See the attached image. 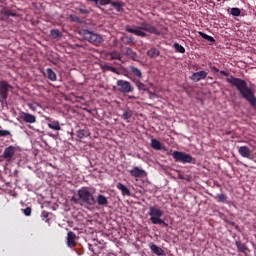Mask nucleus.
<instances>
[{
	"instance_id": "nucleus-1",
	"label": "nucleus",
	"mask_w": 256,
	"mask_h": 256,
	"mask_svg": "<svg viewBox=\"0 0 256 256\" xmlns=\"http://www.w3.org/2000/svg\"><path fill=\"white\" fill-rule=\"evenodd\" d=\"M226 81L229 83V85L237 89L240 95H242V97L248 101L251 107H256L255 90H253V88H249L246 80L234 76H229L226 78Z\"/></svg>"
},
{
	"instance_id": "nucleus-2",
	"label": "nucleus",
	"mask_w": 256,
	"mask_h": 256,
	"mask_svg": "<svg viewBox=\"0 0 256 256\" xmlns=\"http://www.w3.org/2000/svg\"><path fill=\"white\" fill-rule=\"evenodd\" d=\"M125 31H127V33H132V35H136V37H147V33L161 35V31L147 21L141 22L139 26H134V28L126 25Z\"/></svg>"
},
{
	"instance_id": "nucleus-3",
	"label": "nucleus",
	"mask_w": 256,
	"mask_h": 256,
	"mask_svg": "<svg viewBox=\"0 0 256 256\" xmlns=\"http://www.w3.org/2000/svg\"><path fill=\"white\" fill-rule=\"evenodd\" d=\"M77 196L80 203H83L84 205H89L90 207H93L97 204L95 196H93L90 187L80 188L77 192Z\"/></svg>"
},
{
	"instance_id": "nucleus-4",
	"label": "nucleus",
	"mask_w": 256,
	"mask_h": 256,
	"mask_svg": "<svg viewBox=\"0 0 256 256\" xmlns=\"http://www.w3.org/2000/svg\"><path fill=\"white\" fill-rule=\"evenodd\" d=\"M82 37L85 39V41H88V43H91L92 45H95L96 47H99L105 39H103L102 35H99L95 32L89 31L87 29H84L81 31Z\"/></svg>"
},
{
	"instance_id": "nucleus-5",
	"label": "nucleus",
	"mask_w": 256,
	"mask_h": 256,
	"mask_svg": "<svg viewBox=\"0 0 256 256\" xmlns=\"http://www.w3.org/2000/svg\"><path fill=\"white\" fill-rule=\"evenodd\" d=\"M172 157L176 163H182L183 165L187 163H192V165H195V163H197V160L193 158L191 154L181 151L172 152Z\"/></svg>"
},
{
	"instance_id": "nucleus-6",
	"label": "nucleus",
	"mask_w": 256,
	"mask_h": 256,
	"mask_svg": "<svg viewBox=\"0 0 256 256\" xmlns=\"http://www.w3.org/2000/svg\"><path fill=\"white\" fill-rule=\"evenodd\" d=\"M148 215L150 217V221L152 225H161V223H164L163 219V210L157 206H150Z\"/></svg>"
},
{
	"instance_id": "nucleus-7",
	"label": "nucleus",
	"mask_w": 256,
	"mask_h": 256,
	"mask_svg": "<svg viewBox=\"0 0 256 256\" xmlns=\"http://www.w3.org/2000/svg\"><path fill=\"white\" fill-rule=\"evenodd\" d=\"M10 91H13V86H11L8 81H0V103L2 105H4V103H7Z\"/></svg>"
},
{
	"instance_id": "nucleus-8",
	"label": "nucleus",
	"mask_w": 256,
	"mask_h": 256,
	"mask_svg": "<svg viewBox=\"0 0 256 256\" xmlns=\"http://www.w3.org/2000/svg\"><path fill=\"white\" fill-rule=\"evenodd\" d=\"M15 151H17V148L13 145L6 147L2 154L3 159L6 160L7 163H12L15 159Z\"/></svg>"
},
{
	"instance_id": "nucleus-9",
	"label": "nucleus",
	"mask_w": 256,
	"mask_h": 256,
	"mask_svg": "<svg viewBox=\"0 0 256 256\" xmlns=\"http://www.w3.org/2000/svg\"><path fill=\"white\" fill-rule=\"evenodd\" d=\"M116 85L119 87L118 91H120V93H133L134 91L133 86H131V82L127 80H118Z\"/></svg>"
},
{
	"instance_id": "nucleus-10",
	"label": "nucleus",
	"mask_w": 256,
	"mask_h": 256,
	"mask_svg": "<svg viewBox=\"0 0 256 256\" xmlns=\"http://www.w3.org/2000/svg\"><path fill=\"white\" fill-rule=\"evenodd\" d=\"M207 75H209V73L202 70V71L194 72L190 76V79L191 81H194V83H199V81H202V79H207Z\"/></svg>"
},
{
	"instance_id": "nucleus-11",
	"label": "nucleus",
	"mask_w": 256,
	"mask_h": 256,
	"mask_svg": "<svg viewBox=\"0 0 256 256\" xmlns=\"http://www.w3.org/2000/svg\"><path fill=\"white\" fill-rule=\"evenodd\" d=\"M131 177H135V179H141V177H145V175H147V173L145 172V170L135 166L133 167L130 171H129Z\"/></svg>"
},
{
	"instance_id": "nucleus-12",
	"label": "nucleus",
	"mask_w": 256,
	"mask_h": 256,
	"mask_svg": "<svg viewBox=\"0 0 256 256\" xmlns=\"http://www.w3.org/2000/svg\"><path fill=\"white\" fill-rule=\"evenodd\" d=\"M77 234H75V232L70 231L67 233V245L68 247H77Z\"/></svg>"
},
{
	"instance_id": "nucleus-13",
	"label": "nucleus",
	"mask_w": 256,
	"mask_h": 256,
	"mask_svg": "<svg viewBox=\"0 0 256 256\" xmlns=\"http://www.w3.org/2000/svg\"><path fill=\"white\" fill-rule=\"evenodd\" d=\"M126 57H129V59H132V61H137V53L133 51L130 47L122 48L120 49Z\"/></svg>"
},
{
	"instance_id": "nucleus-14",
	"label": "nucleus",
	"mask_w": 256,
	"mask_h": 256,
	"mask_svg": "<svg viewBox=\"0 0 256 256\" xmlns=\"http://www.w3.org/2000/svg\"><path fill=\"white\" fill-rule=\"evenodd\" d=\"M238 153L239 155H241V157H243L244 159H249L250 155H251V149H249V147L247 146H238Z\"/></svg>"
},
{
	"instance_id": "nucleus-15",
	"label": "nucleus",
	"mask_w": 256,
	"mask_h": 256,
	"mask_svg": "<svg viewBox=\"0 0 256 256\" xmlns=\"http://www.w3.org/2000/svg\"><path fill=\"white\" fill-rule=\"evenodd\" d=\"M129 73L130 75H134V77H137V79H143V72L141 70L133 65L129 66Z\"/></svg>"
},
{
	"instance_id": "nucleus-16",
	"label": "nucleus",
	"mask_w": 256,
	"mask_h": 256,
	"mask_svg": "<svg viewBox=\"0 0 256 256\" xmlns=\"http://www.w3.org/2000/svg\"><path fill=\"white\" fill-rule=\"evenodd\" d=\"M22 115V120L24 123H37V117H35V115L29 114L27 112H23Z\"/></svg>"
},
{
	"instance_id": "nucleus-17",
	"label": "nucleus",
	"mask_w": 256,
	"mask_h": 256,
	"mask_svg": "<svg viewBox=\"0 0 256 256\" xmlns=\"http://www.w3.org/2000/svg\"><path fill=\"white\" fill-rule=\"evenodd\" d=\"M110 5L113 7V9H115V11H117V13H123V7H125V3L122 1H112Z\"/></svg>"
},
{
	"instance_id": "nucleus-18",
	"label": "nucleus",
	"mask_w": 256,
	"mask_h": 256,
	"mask_svg": "<svg viewBox=\"0 0 256 256\" xmlns=\"http://www.w3.org/2000/svg\"><path fill=\"white\" fill-rule=\"evenodd\" d=\"M150 251H152V253L157 256L165 255V251L154 243L150 244Z\"/></svg>"
},
{
	"instance_id": "nucleus-19",
	"label": "nucleus",
	"mask_w": 256,
	"mask_h": 256,
	"mask_svg": "<svg viewBox=\"0 0 256 256\" xmlns=\"http://www.w3.org/2000/svg\"><path fill=\"white\" fill-rule=\"evenodd\" d=\"M95 201L102 207H107V205H109V200H107V197H105L103 194H99Z\"/></svg>"
},
{
	"instance_id": "nucleus-20",
	"label": "nucleus",
	"mask_w": 256,
	"mask_h": 256,
	"mask_svg": "<svg viewBox=\"0 0 256 256\" xmlns=\"http://www.w3.org/2000/svg\"><path fill=\"white\" fill-rule=\"evenodd\" d=\"M116 189H118L119 191H121V194L125 197V195L129 196L131 195V191H129V188H127V186H125L123 183L119 182L116 185Z\"/></svg>"
},
{
	"instance_id": "nucleus-21",
	"label": "nucleus",
	"mask_w": 256,
	"mask_h": 256,
	"mask_svg": "<svg viewBox=\"0 0 256 256\" xmlns=\"http://www.w3.org/2000/svg\"><path fill=\"white\" fill-rule=\"evenodd\" d=\"M120 41L122 43L119 46V49H123L124 45H133V37L132 36H126V37H121Z\"/></svg>"
},
{
	"instance_id": "nucleus-22",
	"label": "nucleus",
	"mask_w": 256,
	"mask_h": 256,
	"mask_svg": "<svg viewBox=\"0 0 256 256\" xmlns=\"http://www.w3.org/2000/svg\"><path fill=\"white\" fill-rule=\"evenodd\" d=\"M46 75H47V79H49V81H57V74L55 73V71H53V69L47 68Z\"/></svg>"
},
{
	"instance_id": "nucleus-23",
	"label": "nucleus",
	"mask_w": 256,
	"mask_h": 256,
	"mask_svg": "<svg viewBox=\"0 0 256 256\" xmlns=\"http://www.w3.org/2000/svg\"><path fill=\"white\" fill-rule=\"evenodd\" d=\"M235 245H236V247H237V249H238V251H239L240 253H247L248 248H247V246H246L243 242H241V241H236V242H235Z\"/></svg>"
},
{
	"instance_id": "nucleus-24",
	"label": "nucleus",
	"mask_w": 256,
	"mask_h": 256,
	"mask_svg": "<svg viewBox=\"0 0 256 256\" xmlns=\"http://www.w3.org/2000/svg\"><path fill=\"white\" fill-rule=\"evenodd\" d=\"M133 82L135 83V85L139 91H149V88H147V86L144 83H142L141 81L134 79Z\"/></svg>"
},
{
	"instance_id": "nucleus-25",
	"label": "nucleus",
	"mask_w": 256,
	"mask_h": 256,
	"mask_svg": "<svg viewBox=\"0 0 256 256\" xmlns=\"http://www.w3.org/2000/svg\"><path fill=\"white\" fill-rule=\"evenodd\" d=\"M49 129H53V131H61V125L59 124V121H50L48 123Z\"/></svg>"
},
{
	"instance_id": "nucleus-26",
	"label": "nucleus",
	"mask_w": 256,
	"mask_h": 256,
	"mask_svg": "<svg viewBox=\"0 0 256 256\" xmlns=\"http://www.w3.org/2000/svg\"><path fill=\"white\" fill-rule=\"evenodd\" d=\"M151 147L152 149H156V151H161L162 149L161 142L155 138L151 140Z\"/></svg>"
},
{
	"instance_id": "nucleus-27",
	"label": "nucleus",
	"mask_w": 256,
	"mask_h": 256,
	"mask_svg": "<svg viewBox=\"0 0 256 256\" xmlns=\"http://www.w3.org/2000/svg\"><path fill=\"white\" fill-rule=\"evenodd\" d=\"M161 54V52H159V50L157 48H151L147 51V55L148 57H159V55Z\"/></svg>"
},
{
	"instance_id": "nucleus-28",
	"label": "nucleus",
	"mask_w": 256,
	"mask_h": 256,
	"mask_svg": "<svg viewBox=\"0 0 256 256\" xmlns=\"http://www.w3.org/2000/svg\"><path fill=\"white\" fill-rule=\"evenodd\" d=\"M109 55H110V59L121 61V53H119V51L113 50L109 53Z\"/></svg>"
},
{
	"instance_id": "nucleus-29",
	"label": "nucleus",
	"mask_w": 256,
	"mask_h": 256,
	"mask_svg": "<svg viewBox=\"0 0 256 256\" xmlns=\"http://www.w3.org/2000/svg\"><path fill=\"white\" fill-rule=\"evenodd\" d=\"M111 0H96V7L101 9V7H105V5H111Z\"/></svg>"
},
{
	"instance_id": "nucleus-30",
	"label": "nucleus",
	"mask_w": 256,
	"mask_h": 256,
	"mask_svg": "<svg viewBox=\"0 0 256 256\" xmlns=\"http://www.w3.org/2000/svg\"><path fill=\"white\" fill-rule=\"evenodd\" d=\"M50 35L53 39H61V37H63V34L58 29H52Z\"/></svg>"
},
{
	"instance_id": "nucleus-31",
	"label": "nucleus",
	"mask_w": 256,
	"mask_h": 256,
	"mask_svg": "<svg viewBox=\"0 0 256 256\" xmlns=\"http://www.w3.org/2000/svg\"><path fill=\"white\" fill-rule=\"evenodd\" d=\"M2 15H6V17H17V13H14L13 11L3 8L1 10Z\"/></svg>"
},
{
	"instance_id": "nucleus-32",
	"label": "nucleus",
	"mask_w": 256,
	"mask_h": 256,
	"mask_svg": "<svg viewBox=\"0 0 256 256\" xmlns=\"http://www.w3.org/2000/svg\"><path fill=\"white\" fill-rule=\"evenodd\" d=\"M198 34L200 35V37H202V39H205L206 41H209L210 43H215V38H213V36H209L204 32H198Z\"/></svg>"
},
{
	"instance_id": "nucleus-33",
	"label": "nucleus",
	"mask_w": 256,
	"mask_h": 256,
	"mask_svg": "<svg viewBox=\"0 0 256 256\" xmlns=\"http://www.w3.org/2000/svg\"><path fill=\"white\" fill-rule=\"evenodd\" d=\"M131 117H133V111H131L130 109L124 110V112L122 114V119L127 121L128 119H131Z\"/></svg>"
},
{
	"instance_id": "nucleus-34",
	"label": "nucleus",
	"mask_w": 256,
	"mask_h": 256,
	"mask_svg": "<svg viewBox=\"0 0 256 256\" xmlns=\"http://www.w3.org/2000/svg\"><path fill=\"white\" fill-rule=\"evenodd\" d=\"M218 203H227V195L226 194H217L215 197Z\"/></svg>"
},
{
	"instance_id": "nucleus-35",
	"label": "nucleus",
	"mask_w": 256,
	"mask_h": 256,
	"mask_svg": "<svg viewBox=\"0 0 256 256\" xmlns=\"http://www.w3.org/2000/svg\"><path fill=\"white\" fill-rule=\"evenodd\" d=\"M173 48L175 49L176 53H185V47L181 46L179 43H174Z\"/></svg>"
},
{
	"instance_id": "nucleus-36",
	"label": "nucleus",
	"mask_w": 256,
	"mask_h": 256,
	"mask_svg": "<svg viewBox=\"0 0 256 256\" xmlns=\"http://www.w3.org/2000/svg\"><path fill=\"white\" fill-rule=\"evenodd\" d=\"M42 221H45V223H49V212L43 210L41 213Z\"/></svg>"
},
{
	"instance_id": "nucleus-37",
	"label": "nucleus",
	"mask_w": 256,
	"mask_h": 256,
	"mask_svg": "<svg viewBox=\"0 0 256 256\" xmlns=\"http://www.w3.org/2000/svg\"><path fill=\"white\" fill-rule=\"evenodd\" d=\"M231 15H233V17H239L241 15V9L232 8L231 9Z\"/></svg>"
},
{
	"instance_id": "nucleus-38",
	"label": "nucleus",
	"mask_w": 256,
	"mask_h": 256,
	"mask_svg": "<svg viewBox=\"0 0 256 256\" xmlns=\"http://www.w3.org/2000/svg\"><path fill=\"white\" fill-rule=\"evenodd\" d=\"M11 136V131L9 130H0V137H9Z\"/></svg>"
},
{
	"instance_id": "nucleus-39",
	"label": "nucleus",
	"mask_w": 256,
	"mask_h": 256,
	"mask_svg": "<svg viewBox=\"0 0 256 256\" xmlns=\"http://www.w3.org/2000/svg\"><path fill=\"white\" fill-rule=\"evenodd\" d=\"M76 135H77L78 139H83L85 137V130H82V129L78 130L76 132Z\"/></svg>"
},
{
	"instance_id": "nucleus-40",
	"label": "nucleus",
	"mask_w": 256,
	"mask_h": 256,
	"mask_svg": "<svg viewBox=\"0 0 256 256\" xmlns=\"http://www.w3.org/2000/svg\"><path fill=\"white\" fill-rule=\"evenodd\" d=\"M24 215H26V217H31V207H27L26 209L22 210Z\"/></svg>"
},
{
	"instance_id": "nucleus-41",
	"label": "nucleus",
	"mask_w": 256,
	"mask_h": 256,
	"mask_svg": "<svg viewBox=\"0 0 256 256\" xmlns=\"http://www.w3.org/2000/svg\"><path fill=\"white\" fill-rule=\"evenodd\" d=\"M248 159H249L250 161H253L254 163H256V153L250 154V156L248 157Z\"/></svg>"
},
{
	"instance_id": "nucleus-42",
	"label": "nucleus",
	"mask_w": 256,
	"mask_h": 256,
	"mask_svg": "<svg viewBox=\"0 0 256 256\" xmlns=\"http://www.w3.org/2000/svg\"><path fill=\"white\" fill-rule=\"evenodd\" d=\"M211 71H213V73H219V68L215 67V66H210Z\"/></svg>"
},
{
	"instance_id": "nucleus-43",
	"label": "nucleus",
	"mask_w": 256,
	"mask_h": 256,
	"mask_svg": "<svg viewBox=\"0 0 256 256\" xmlns=\"http://www.w3.org/2000/svg\"><path fill=\"white\" fill-rule=\"evenodd\" d=\"M79 11L82 13V15H87V13H89V10L83 8H80Z\"/></svg>"
},
{
	"instance_id": "nucleus-44",
	"label": "nucleus",
	"mask_w": 256,
	"mask_h": 256,
	"mask_svg": "<svg viewBox=\"0 0 256 256\" xmlns=\"http://www.w3.org/2000/svg\"><path fill=\"white\" fill-rule=\"evenodd\" d=\"M108 71H111L112 73H117V68L111 66V67H108Z\"/></svg>"
},
{
	"instance_id": "nucleus-45",
	"label": "nucleus",
	"mask_w": 256,
	"mask_h": 256,
	"mask_svg": "<svg viewBox=\"0 0 256 256\" xmlns=\"http://www.w3.org/2000/svg\"><path fill=\"white\" fill-rule=\"evenodd\" d=\"M147 93H149L150 95V99H153V97H156L157 94H155L154 92H151L149 89L148 91H146Z\"/></svg>"
},
{
	"instance_id": "nucleus-46",
	"label": "nucleus",
	"mask_w": 256,
	"mask_h": 256,
	"mask_svg": "<svg viewBox=\"0 0 256 256\" xmlns=\"http://www.w3.org/2000/svg\"><path fill=\"white\" fill-rule=\"evenodd\" d=\"M220 74L224 75V77H229V73L227 71H225V70H221Z\"/></svg>"
},
{
	"instance_id": "nucleus-47",
	"label": "nucleus",
	"mask_w": 256,
	"mask_h": 256,
	"mask_svg": "<svg viewBox=\"0 0 256 256\" xmlns=\"http://www.w3.org/2000/svg\"><path fill=\"white\" fill-rule=\"evenodd\" d=\"M236 165H242L243 167H246V168L249 167V166H247V164H245V163H243L241 161H237Z\"/></svg>"
},
{
	"instance_id": "nucleus-48",
	"label": "nucleus",
	"mask_w": 256,
	"mask_h": 256,
	"mask_svg": "<svg viewBox=\"0 0 256 256\" xmlns=\"http://www.w3.org/2000/svg\"><path fill=\"white\" fill-rule=\"evenodd\" d=\"M114 47H119V44H118V40H117V39L114 40Z\"/></svg>"
},
{
	"instance_id": "nucleus-49",
	"label": "nucleus",
	"mask_w": 256,
	"mask_h": 256,
	"mask_svg": "<svg viewBox=\"0 0 256 256\" xmlns=\"http://www.w3.org/2000/svg\"><path fill=\"white\" fill-rule=\"evenodd\" d=\"M109 67H111V66H109V65H104V66H103V69H106V71H109Z\"/></svg>"
},
{
	"instance_id": "nucleus-50",
	"label": "nucleus",
	"mask_w": 256,
	"mask_h": 256,
	"mask_svg": "<svg viewBox=\"0 0 256 256\" xmlns=\"http://www.w3.org/2000/svg\"><path fill=\"white\" fill-rule=\"evenodd\" d=\"M30 109H32L33 111H35V108L33 107L32 104L29 105Z\"/></svg>"
},
{
	"instance_id": "nucleus-51",
	"label": "nucleus",
	"mask_w": 256,
	"mask_h": 256,
	"mask_svg": "<svg viewBox=\"0 0 256 256\" xmlns=\"http://www.w3.org/2000/svg\"><path fill=\"white\" fill-rule=\"evenodd\" d=\"M84 111H87V113H91V110L87 108H85Z\"/></svg>"
},
{
	"instance_id": "nucleus-52",
	"label": "nucleus",
	"mask_w": 256,
	"mask_h": 256,
	"mask_svg": "<svg viewBox=\"0 0 256 256\" xmlns=\"http://www.w3.org/2000/svg\"><path fill=\"white\" fill-rule=\"evenodd\" d=\"M161 225H164V227H167L168 224L164 221V223H161Z\"/></svg>"
},
{
	"instance_id": "nucleus-53",
	"label": "nucleus",
	"mask_w": 256,
	"mask_h": 256,
	"mask_svg": "<svg viewBox=\"0 0 256 256\" xmlns=\"http://www.w3.org/2000/svg\"><path fill=\"white\" fill-rule=\"evenodd\" d=\"M217 1H221V0H217Z\"/></svg>"
}]
</instances>
